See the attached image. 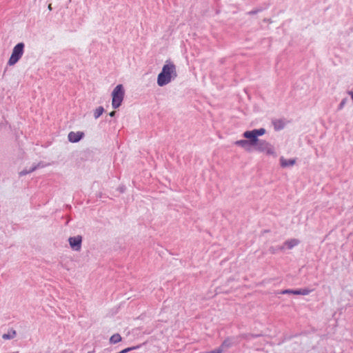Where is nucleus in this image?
<instances>
[{
	"mask_svg": "<svg viewBox=\"0 0 353 353\" xmlns=\"http://www.w3.org/2000/svg\"><path fill=\"white\" fill-rule=\"evenodd\" d=\"M125 95V90L121 84L117 85L112 92V108L116 109L120 107L123 100Z\"/></svg>",
	"mask_w": 353,
	"mask_h": 353,
	"instance_id": "4",
	"label": "nucleus"
},
{
	"mask_svg": "<svg viewBox=\"0 0 353 353\" xmlns=\"http://www.w3.org/2000/svg\"><path fill=\"white\" fill-rule=\"evenodd\" d=\"M119 190L121 192H124V188L123 187H120L119 188Z\"/></svg>",
	"mask_w": 353,
	"mask_h": 353,
	"instance_id": "24",
	"label": "nucleus"
},
{
	"mask_svg": "<svg viewBox=\"0 0 353 353\" xmlns=\"http://www.w3.org/2000/svg\"><path fill=\"white\" fill-rule=\"evenodd\" d=\"M177 77V72L175 65L170 62L166 61L163 66L161 72L157 77V84L162 87L174 80Z\"/></svg>",
	"mask_w": 353,
	"mask_h": 353,
	"instance_id": "1",
	"label": "nucleus"
},
{
	"mask_svg": "<svg viewBox=\"0 0 353 353\" xmlns=\"http://www.w3.org/2000/svg\"><path fill=\"white\" fill-rule=\"evenodd\" d=\"M48 8H49L50 10H51V9H52V8H51V4H50V5L48 6Z\"/></svg>",
	"mask_w": 353,
	"mask_h": 353,
	"instance_id": "25",
	"label": "nucleus"
},
{
	"mask_svg": "<svg viewBox=\"0 0 353 353\" xmlns=\"http://www.w3.org/2000/svg\"><path fill=\"white\" fill-rule=\"evenodd\" d=\"M71 248L74 251H80L81 248L82 236L80 235L70 237L68 239Z\"/></svg>",
	"mask_w": 353,
	"mask_h": 353,
	"instance_id": "6",
	"label": "nucleus"
},
{
	"mask_svg": "<svg viewBox=\"0 0 353 353\" xmlns=\"http://www.w3.org/2000/svg\"><path fill=\"white\" fill-rule=\"evenodd\" d=\"M104 112V108L102 106H99L96 108L94 111V117L97 119H98Z\"/></svg>",
	"mask_w": 353,
	"mask_h": 353,
	"instance_id": "13",
	"label": "nucleus"
},
{
	"mask_svg": "<svg viewBox=\"0 0 353 353\" xmlns=\"http://www.w3.org/2000/svg\"><path fill=\"white\" fill-rule=\"evenodd\" d=\"M299 243V241L296 239H292L288 241H286L284 243L285 245L288 247V249H292L294 246L297 245Z\"/></svg>",
	"mask_w": 353,
	"mask_h": 353,
	"instance_id": "9",
	"label": "nucleus"
},
{
	"mask_svg": "<svg viewBox=\"0 0 353 353\" xmlns=\"http://www.w3.org/2000/svg\"><path fill=\"white\" fill-rule=\"evenodd\" d=\"M115 114H116V112H115V111H112V112H111L110 113V117H114V116L115 115Z\"/></svg>",
	"mask_w": 353,
	"mask_h": 353,
	"instance_id": "23",
	"label": "nucleus"
},
{
	"mask_svg": "<svg viewBox=\"0 0 353 353\" xmlns=\"http://www.w3.org/2000/svg\"><path fill=\"white\" fill-rule=\"evenodd\" d=\"M253 147L254 150L265 154L266 155L276 157V153L273 145L268 141L261 139L255 142V143H248L247 148H243L245 150L250 152L251 148Z\"/></svg>",
	"mask_w": 353,
	"mask_h": 353,
	"instance_id": "3",
	"label": "nucleus"
},
{
	"mask_svg": "<svg viewBox=\"0 0 353 353\" xmlns=\"http://www.w3.org/2000/svg\"><path fill=\"white\" fill-rule=\"evenodd\" d=\"M310 292L311 290L308 289H299L298 290V292H296V293L298 295H307Z\"/></svg>",
	"mask_w": 353,
	"mask_h": 353,
	"instance_id": "18",
	"label": "nucleus"
},
{
	"mask_svg": "<svg viewBox=\"0 0 353 353\" xmlns=\"http://www.w3.org/2000/svg\"><path fill=\"white\" fill-rule=\"evenodd\" d=\"M25 45L23 43H17L13 48L12 54L8 60V64L9 65H14L16 64L23 56L24 52Z\"/></svg>",
	"mask_w": 353,
	"mask_h": 353,
	"instance_id": "5",
	"label": "nucleus"
},
{
	"mask_svg": "<svg viewBox=\"0 0 353 353\" xmlns=\"http://www.w3.org/2000/svg\"><path fill=\"white\" fill-rule=\"evenodd\" d=\"M83 136H84V133L82 132H70L68 134V138L69 141H70L72 143H77V142L79 141L83 138Z\"/></svg>",
	"mask_w": 353,
	"mask_h": 353,
	"instance_id": "7",
	"label": "nucleus"
},
{
	"mask_svg": "<svg viewBox=\"0 0 353 353\" xmlns=\"http://www.w3.org/2000/svg\"><path fill=\"white\" fill-rule=\"evenodd\" d=\"M33 172V171H30V168L29 170H26V169H25V170H22V171H21V172H19V175H20V176H24V175H26V174H29V173H31V172Z\"/></svg>",
	"mask_w": 353,
	"mask_h": 353,
	"instance_id": "20",
	"label": "nucleus"
},
{
	"mask_svg": "<svg viewBox=\"0 0 353 353\" xmlns=\"http://www.w3.org/2000/svg\"><path fill=\"white\" fill-rule=\"evenodd\" d=\"M296 292H298V290H284L281 291L280 294H289L298 295Z\"/></svg>",
	"mask_w": 353,
	"mask_h": 353,
	"instance_id": "16",
	"label": "nucleus"
},
{
	"mask_svg": "<svg viewBox=\"0 0 353 353\" xmlns=\"http://www.w3.org/2000/svg\"><path fill=\"white\" fill-rule=\"evenodd\" d=\"M47 165V164L43 163V162H40L36 165H34L32 168H30V171H34L36 170L38 168H44Z\"/></svg>",
	"mask_w": 353,
	"mask_h": 353,
	"instance_id": "14",
	"label": "nucleus"
},
{
	"mask_svg": "<svg viewBox=\"0 0 353 353\" xmlns=\"http://www.w3.org/2000/svg\"><path fill=\"white\" fill-rule=\"evenodd\" d=\"M281 165L283 168L288 167V166H292L295 164L296 160L294 159H285L283 157L280 159Z\"/></svg>",
	"mask_w": 353,
	"mask_h": 353,
	"instance_id": "8",
	"label": "nucleus"
},
{
	"mask_svg": "<svg viewBox=\"0 0 353 353\" xmlns=\"http://www.w3.org/2000/svg\"><path fill=\"white\" fill-rule=\"evenodd\" d=\"M347 101V98H345V99H343L341 101V103H340V104H339V108H339V110H341V109L344 107V105H345V103H346Z\"/></svg>",
	"mask_w": 353,
	"mask_h": 353,
	"instance_id": "19",
	"label": "nucleus"
},
{
	"mask_svg": "<svg viewBox=\"0 0 353 353\" xmlns=\"http://www.w3.org/2000/svg\"><path fill=\"white\" fill-rule=\"evenodd\" d=\"M17 335V332L14 330H10L8 333L3 334L2 338L5 340H9L14 339Z\"/></svg>",
	"mask_w": 353,
	"mask_h": 353,
	"instance_id": "10",
	"label": "nucleus"
},
{
	"mask_svg": "<svg viewBox=\"0 0 353 353\" xmlns=\"http://www.w3.org/2000/svg\"><path fill=\"white\" fill-rule=\"evenodd\" d=\"M285 247L284 245L279 246V247H270L269 249V251L271 254H275L277 250H284Z\"/></svg>",
	"mask_w": 353,
	"mask_h": 353,
	"instance_id": "15",
	"label": "nucleus"
},
{
	"mask_svg": "<svg viewBox=\"0 0 353 353\" xmlns=\"http://www.w3.org/2000/svg\"><path fill=\"white\" fill-rule=\"evenodd\" d=\"M272 123L276 130H282L285 126V123L282 120L273 121Z\"/></svg>",
	"mask_w": 353,
	"mask_h": 353,
	"instance_id": "11",
	"label": "nucleus"
},
{
	"mask_svg": "<svg viewBox=\"0 0 353 353\" xmlns=\"http://www.w3.org/2000/svg\"><path fill=\"white\" fill-rule=\"evenodd\" d=\"M121 339L122 338L119 334H114L110 337V342L111 343L115 344L120 342Z\"/></svg>",
	"mask_w": 353,
	"mask_h": 353,
	"instance_id": "12",
	"label": "nucleus"
},
{
	"mask_svg": "<svg viewBox=\"0 0 353 353\" xmlns=\"http://www.w3.org/2000/svg\"><path fill=\"white\" fill-rule=\"evenodd\" d=\"M232 343H234V340L228 339L222 342V347H229Z\"/></svg>",
	"mask_w": 353,
	"mask_h": 353,
	"instance_id": "17",
	"label": "nucleus"
},
{
	"mask_svg": "<svg viewBox=\"0 0 353 353\" xmlns=\"http://www.w3.org/2000/svg\"><path fill=\"white\" fill-rule=\"evenodd\" d=\"M257 12V10H252L248 12L249 14H254Z\"/></svg>",
	"mask_w": 353,
	"mask_h": 353,
	"instance_id": "22",
	"label": "nucleus"
},
{
	"mask_svg": "<svg viewBox=\"0 0 353 353\" xmlns=\"http://www.w3.org/2000/svg\"><path fill=\"white\" fill-rule=\"evenodd\" d=\"M208 353H221V348L219 347V348L216 349L214 351H212V352H208Z\"/></svg>",
	"mask_w": 353,
	"mask_h": 353,
	"instance_id": "21",
	"label": "nucleus"
},
{
	"mask_svg": "<svg viewBox=\"0 0 353 353\" xmlns=\"http://www.w3.org/2000/svg\"><path fill=\"white\" fill-rule=\"evenodd\" d=\"M265 132V129L263 128L245 131L242 134L245 139L236 141L234 143L242 148H247L248 143H255L256 141L261 140L259 137L263 135Z\"/></svg>",
	"mask_w": 353,
	"mask_h": 353,
	"instance_id": "2",
	"label": "nucleus"
}]
</instances>
